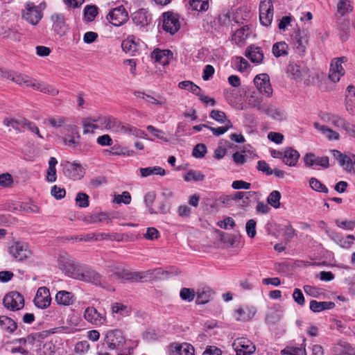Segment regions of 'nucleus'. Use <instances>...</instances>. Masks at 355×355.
I'll list each match as a JSON object with an SVG mask.
<instances>
[{
	"label": "nucleus",
	"instance_id": "obj_1",
	"mask_svg": "<svg viewBox=\"0 0 355 355\" xmlns=\"http://www.w3.org/2000/svg\"><path fill=\"white\" fill-rule=\"evenodd\" d=\"M8 78L23 87H31L35 90L53 96L58 94V90L52 86L42 82H38L35 78L24 73L10 72L8 74Z\"/></svg>",
	"mask_w": 355,
	"mask_h": 355
},
{
	"label": "nucleus",
	"instance_id": "obj_2",
	"mask_svg": "<svg viewBox=\"0 0 355 355\" xmlns=\"http://www.w3.org/2000/svg\"><path fill=\"white\" fill-rule=\"evenodd\" d=\"M62 166L64 175L69 180H80L86 173L87 164H82L77 160L65 161L62 163Z\"/></svg>",
	"mask_w": 355,
	"mask_h": 355
},
{
	"label": "nucleus",
	"instance_id": "obj_3",
	"mask_svg": "<svg viewBox=\"0 0 355 355\" xmlns=\"http://www.w3.org/2000/svg\"><path fill=\"white\" fill-rule=\"evenodd\" d=\"M42 3L39 6L28 2L25 5L22 10V18L31 25H37L43 17L42 7Z\"/></svg>",
	"mask_w": 355,
	"mask_h": 355
},
{
	"label": "nucleus",
	"instance_id": "obj_4",
	"mask_svg": "<svg viewBox=\"0 0 355 355\" xmlns=\"http://www.w3.org/2000/svg\"><path fill=\"white\" fill-rule=\"evenodd\" d=\"M309 33L306 29H298L291 35L292 44L295 51L300 55H303L309 45Z\"/></svg>",
	"mask_w": 355,
	"mask_h": 355
},
{
	"label": "nucleus",
	"instance_id": "obj_5",
	"mask_svg": "<svg viewBox=\"0 0 355 355\" xmlns=\"http://www.w3.org/2000/svg\"><path fill=\"white\" fill-rule=\"evenodd\" d=\"M3 304L8 310L12 311H18L24 308V298L19 293L12 291L4 296Z\"/></svg>",
	"mask_w": 355,
	"mask_h": 355
},
{
	"label": "nucleus",
	"instance_id": "obj_6",
	"mask_svg": "<svg viewBox=\"0 0 355 355\" xmlns=\"http://www.w3.org/2000/svg\"><path fill=\"white\" fill-rule=\"evenodd\" d=\"M347 61L346 57H340L334 58L330 64L329 72V79L336 83H338L342 76L345 73V70L343 67V64Z\"/></svg>",
	"mask_w": 355,
	"mask_h": 355
},
{
	"label": "nucleus",
	"instance_id": "obj_7",
	"mask_svg": "<svg viewBox=\"0 0 355 355\" xmlns=\"http://www.w3.org/2000/svg\"><path fill=\"white\" fill-rule=\"evenodd\" d=\"M273 4L272 0H261L259 4V20L264 26L271 24L273 19Z\"/></svg>",
	"mask_w": 355,
	"mask_h": 355
},
{
	"label": "nucleus",
	"instance_id": "obj_8",
	"mask_svg": "<svg viewBox=\"0 0 355 355\" xmlns=\"http://www.w3.org/2000/svg\"><path fill=\"white\" fill-rule=\"evenodd\" d=\"M84 319L96 327L103 325L107 320L105 313H101L94 306L87 307L83 312Z\"/></svg>",
	"mask_w": 355,
	"mask_h": 355
},
{
	"label": "nucleus",
	"instance_id": "obj_9",
	"mask_svg": "<svg viewBox=\"0 0 355 355\" xmlns=\"http://www.w3.org/2000/svg\"><path fill=\"white\" fill-rule=\"evenodd\" d=\"M236 355H251L255 352V345L246 338H236L233 343Z\"/></svg>",
	"mask_w": 355,
	"mask_h": 355
},
{
	"label": "nucleus",
	"instance_id": "obj_10",
	"mask_svg": "<svg viewBox=\"0 0 355 355\" xmlns=\"http://www.w3.org/2000/svg\"><path fill=\"white\" fill-rule=\"evenodd\" d=\"M105 342L110 349H114L122 347L125 340L121 330L113 329L107 331Z\"/></svg>",
	"mask_w": 355,
	"mask_h": 355
},
{
	"label": "nucleus",
	"instance_id": "obj_11",
	"mask_svg": "<svg viewBox=\"0 0 355 355\" xmlns=\"http://www.w3.org/2000/svg\"><path fill=\"white\" fill-rule=\"evenodd\" d=\"M107 20L114 26H119L128 19V14L123 6L114 8L107 16Z\"/></svg>",
	"mask_w": 355,
	"mask_h": 355
},
{
	"label": "nucleus",
	"instance_id": "obj_12",
	"mask_svg": "<svg viewBox=\"0 0 355 355\" xmlns=\"http://www.w3.org/2000/svg\"><path fill=\"white\" fill-rule=\"evenodd\" d=\"M73 278L96 285H101L102 284V277L94 270L88 268L82 270H77Z\"/></svg>",
	"mask_w": 355,
	"mask_h": 355
},
{
	"label": "nucleus",
	"instance_id": "obj_13",
	"mask_svg": "<svg viewBox=\"0 0 355 355\" xmlns=\"http://www.w3.org/2000/svg\"><path fill=\"white\" fill-rule=\"evenodd\" d=\"M254 83L257 89L262 94L270 97L272 94V89L270 83V78L268 74L261 73L257 75L254 78Z\"/></svg>",
	"mask_w": 355,
	"mask_h": 355
},
{
	"label": "nucleus",
	"instance_id": "obj_14",
	"mask_svg": "<svg viewBox=\"0 0 355 355\" xmlns=\"http://www.w3.org/2000/svg\"><path fill=\"white\" fill-rule=\"evenodd\" d=\"M58 267L68 276L74 277L77 270L74 260L67 253L60 254L58 257Z\"/></svg>",
	"mask_w": 355,
	"mask_h": 355
},
{
	"label": "nucleus",
	"instance_id": "obj_15",
	"mask_svg": "<svg viewBox=\"0 0 355 355\" xmlns=\"http://www.w3.org/2000/svg\"><path fill=\"white\" fill-rule=\"evenodd\" d=\"M164 30L173 35L176 33L180 27V21L178 15L168 12L163 14V25Z\"/></svg>",
	"mask_w": 355,
	"mask_h": 355
},
{
	"label": "nucleus",
	"instance_id": "obj_16",
	"mask_svg": "<svg viewBox=\"0 0 355 355\" xmlns=\"http://www.w3.org/2000/svg\"><path fill=\"white\" fill-rule=\"evenodd\" d=\"M10 253L19 261L27 259L31 254L27 243L21 241L15 242L10 247Z\"/></svg>",
	"mask_w": 355,
	"mask_h": 355
},
{
	"label": "nucleus",
	"instance_id": "obj_17",
	"mask_svg": "<svg viewBox=\"0 0 355 355\" xmlns=\"http://www.w3.org/2000/svg\"><path fill=\"white\" fill-rule=\"evenodd\" d=\"M35 305L39 309H46L51 302V297L49 288L45 286L40 287L33 300Z\"/></svg>",
	"mask_w": 355,
	"mask_h": 355
},
{
	"label": "nucleus",
	"instance_id": "obj_18",
	"mask_svg": "<svg viewBox=\"0 0 355 355\" xmlns=\"http://www.w3.org/2000/svg\"><path fill=\"white\" fill-rule=\"evenodd\" d=\"M51 21L52 22V30L55 34L60 36L66 34L69 28L62 14L54 13L51 15Z\"/></svg>",
	"mask_w": 355,
	"mask_h": 355
},
{
	"label": "nucleus",
	"instance_id": "obj_19",
	"mask_svg": "<svg viewBox=\"0 0 355 355\" xmlns=\"http://www.w3.org/2000/svg\"><path fill=\"white\" fill-rule=\"evenodd\" d=\"M140 48V41L134 35H130L121 42V49L130 55H135Z\"/></svg>",
	"mask_w": 355,
	"mask_h": 355
},
{
	"label": "nucleus",
	"instance_id": "obj_20",
	"mask_svg": "<svg viewBox=\"0 0 355 355\" xmlns=\"http://www.w3.org/2000/svg\"><path fill=\"white\" fill-rule=\"evenodd\" d=\"M261 108L262 113L268 115L274 120L281 121L286 119V112L274 105L268 103Z\"/></svg>",
	"mask_w": 355,
	"mask_h": 355
},
{
	"label": "nucleus",
	"instance_id": "obj_21",
	"mask_svg": "<svg viewBox=\"0 0 355 355\" xmlns=\"http://www.w3.org/2000/svg\"><path fill=\"white\" fill-rule=\"evenodd\" d=\"M304 162L306 166L311 167L313 166H320L323 168H328L329 158L327 156L324 157H318L315 155L313 153H307L304 157Z\"/></svg>",
	"mask_w": 355,
	"mask_h": 355
},
{
	"label": "nucleus",
	"instance_id": "obj_22",
	"mask_svg": "<svg viewBox=\"0 0 355 355\" xmlns=\"http://www.w3.org/2000/svg\"><path fill=\"white\" fill-rule=\"evenodd\" d=\"M132 21L140 28L148 26L151 21V15L148 10L139 9L132 14Z\"/></svg>",
	"mask_w": 355,
	"mask_h": 355
},
{
	"label": "nucleus",
	"instance_id": "obj_23",
	"mask_svg": "<svg viewBox=\"0 0 355 355\" xmlns=\"http://www.w3.org/2000/svg\"><path fill=\"white\" fill-rule=\"evenodd\" d=\"M331 153L334 157L338 161L339 164L344 168L345 171L351 172L354 170L352 155H343L337 150H333Z\"/></svg>",
	"mask_w": 355,
	"mask_h": 355
},
{
	"label": "nucleus",
	"instance_id": "obj_24",
	"mask_svg": "<svg viewBox=\"0 0 355 355\" xmlns=\"http://www.w3.org/2000/svg\"><path fill=\"white\" fill-rule=\"evenodd\" d=\"M328 234L336 244L343 248H349L355 239L352 234H349L346 238H344L340 234L333 231L329 232Z\"/></svg>",
	"mask_w": 355,
	"mask_h": 355
},
{
	"label": "nucleus",
	"instance_id": "obj_25",
	"mask_svg": "<svg viewBox=\"0 0 355 355\" xmlns=\"http://www.w3.org/2000/svg\"><path fill=\"white\" fill-rule=\"evenodd\" d=\"M313 126L329 141H338L340 139V134L327 125L315 122Z\"/></svg>",
	"mask_w": 355,
	"mask_h": 355
},
{
	"label": "nucleus",
	"instance_id": "obj_26",
	"mask_svg": "<svg viewBox=\"0 0 355 355\" xmlns=\"http://www.w3.org/2000/svg\"><path fill=\"white\" fill-rule=\"evenodd\" d=\"M173 57V53L169 50H161L155 49L151 53V58L155 62L162 65H166L169 63Z\"/></svg>",
	"mask_w": 355,
	"mask_h": 355
},
{
	"label": "nucleus",
	"instance_id": "obj_27",
	"mask_svg": "<svg viewBox=\"0 0 355 355\" xmlns=\"http://www.w3.org/2000/svg\"><path fill=\"white\" fill-rule=\"evenodd\" d=\"M245 55L255 64H260L263 59V53L261 48L254 45H251L246 49Z\"/></svg>",
	"mask_w": 355,
	"mask_h": 355
},
{
	"label": "nucleus",
	"instance_id": "obj_28",
	"mask_svg": "<svg viewBox=\"0 0 355 355\" xmlns=\"http://www.w3.org/2000/svg\"><path fill=\"white\" fill-rule=\"evenodd\" d=\"M256 312L253 306H243L235 311L234 317L236 320L248 321L254 316Z\"/></svg>",
	"mask_w": 355,
	"mask_h": 355
},
{
	"label": "nucleus",
	"instance_id": "obj_29",
	"mask_svg": "<svg viewBox=\"0 0 355 355\" xmlns=\"http://www.w3.org/2000/svg\"><path fill=\"white\" fill-rule=\"evenodd\" d=\"M83 134L94 133L101 128V117L87 118L83 121Z\"/></svg>",
	"mask_w": 355,
	"mask_h": 355
},
{
	"label": "nucleus",
	"instance_id": "obj_30",
	"mask_svg": "<svg viewBox=\"0 0 355 355\" xmlns=\"http://www.w3.org/2000/svg\"><path fill=\"white\" fill-rule=\"evenodd\" d=\"M55 300L60 305L69 306L73 304L76 298L71 292L60 291L57 293Z\"/></svg>",
	"mask_w": 355,
	"mask_h": 355
},
{
	"label": "nucleus",
	"instance_id": "obj_31",
	"mask_svg": "<svg viewBox=\"0 0 355 355\" xmlns=\"http://www.w3.org/2000/svg\"><path fill=\"white\" fill-rule=\"evenodd\" d=\"M345 107L350 114L355 112V87H347L345 94Z\"/></svg>",
	"mask_w": 355,
	"mask_h": 355
},
{
	"label": "nucleus",
	"instance_id": "obj_32",
	"mask_svg": "<svg viewBox=\"0 0 355 355\" xmlns=\"http://www.w3.org/2000/svg\"><path fill=\"white\" fill-rule=\"evenodd\" d=\"M300 158V153L292 148H288L284 151L283 162L289 166H295Z\"/></svg>",
	"mask_w": 355,
	"mask_h": 355
},
{
	"label": "nucleus",
	"instance_id": "obj_33",
	"mask_svg": "<svg viewBox=\"0 0 355 355\" xmlns=\"http://www.w3.org/2000/svg\"><path fill=\"white\" fill-rule=\"evenodd\" d=\"M305 71V69L302 67L297 63H290L286 69V73L292 79L298 80L302 76V74Z\"/></svg>",
	"mask_w": 355,
	"mask_h": 355
},
{
	"label": "nucleus",
	"instance_id": "obj_34",
	"mask_svg": "<svg viewBox=\"0 0 355 355\" xmlns=\"http://www.w3.org/2000/svg\"><path fill=\"white\" fill-rule=\"evenodd\" d=\"M335 306V303L333 302H318L316 300H311L310 302V309L315 313L321 312L324 310L332 309Z\"/></svg>",
	"mask_w": 355,
	"mask_h": 355
},
{
	"label": "nucleus",
	"instance_id": "obj_35",
	"mask_svg": "<svg viewBox=\"0 0 355 355\" xmlns=\"http://www.w3.org/2000/svg\"><path fill=\"white\" fill-rule=\"evenodd\" d=\"M139 172L142 178H147L153 175H157L159 176H164L166 171L161 166H148L146 168H140Z\"/></svg>",
	"mask_w": 355,
	"mask_h": 355
},
{
	"label": "nucleus",
	"instance_id": "obj_36",
	"mask_svg": "<svg viewBox=\"0 0 355 355\" xmlns=\"http://www.w3.org/2000/svg\"><path fill=\"white\" fill-rule=\"evenodd\" d=\"M120 121L112 117H101V127L112 132H119Z\"/></svg>",
	"mask_w": 355,
	"mask_h": 355
},
{
	"label": "nucleus",
	"instance_id": "obj_37",
	"mask_svg": "<svg viewBox=\"0 0 355 355\" xmlns=\"http://www.w3.org/2000/svg\"><path fill=\"white\" fill-rule=\"evenodd\" d=\"M26 119H5L3 121V125L8 127H11L18 132H24L25 129V123Z\"/></svg>",
	"mask_w": 355,
	"mask_h": 355
},
{
	"label": "nucleus",
	"instance_id": "obj_38",
	"mask_svg": "<svg viewBox=\"0 0 355 355\" xmlns=\"http://www.w3.org/2000/svg\"><path fill=\"white\" fill-rule=\"evenodd\" d=\"M288 45L285 42H278L273 44L272 52L275 57L286 56L288 54Z\"/></svg>",
	"mask_w": 355,
	"mask_h": 355
},
{
	"label": "nucleus",
	"instance_id": "obj_39",
	"mask_svg": "<svg viewBox=\"0 0 355 355\" xmlns=\"http://www.w3.org/2000/svg\"><path fill=\"white\" fill-rule=\"evenodd\" d=\"M16 329L17 324L12 319L6 315H1L0 329L8 333H13Z\"/></svg>",
	"mask_w": 355,
	"mask_h": 355
},
{
	"label": "nucleus",
	"instance_id": "obj_40",
	"mask_svg": "<svg viewBox=\"0 0 355 355\" xmlns=\"http://www.w3.org/2000/svg\"><path fill=\"white\" fill-rule=\"evenodd\" d=\"M58 164L56 158L52 157L49 160V167L46 172V180L54 182L57 180L55 166Z\"/></svg>",
	"mask_w": 355,
	"mask_h": 355
},
{
	"label": "nucleus",
	"instance_id": "obj_41",
	"mask_svg": "<svg viewBox=\"0 0 355 355\" xmlns=\"http://www.w3.org/2000/svg\"><path fill=\"white\" fill-rule=\"evenodd\" d=\"M250 30L247 26L237 29L232 36V40L236 44L243 42L249 36Z\"/></svg>",
	"mask_w": 355,
	"mask_h": 355
},
{
	"label": "nucleus",
	"instance_id": "obj_42",
	"mask_svg": "<svg viewBox=\"0 0 355 355\" xmlns=\"http://www.w3.org/2000/svg\"><path fill=\"white\" fill-rule=\"evenodd\" d=\"M175 349L179 355H195L194 347L187 343L175 344Z\"/></svg>",
	"mask_w": 355,
	"mask_h": 355
},
{
	"label": "nucleus",
	"instance_id": "obj_43",
	"mask_svg": "<svg viewBox=\"0 0 355 355\" xmlns=\"http://www.w3.org/2000/svg\"><path fill=\"white\" fill-rule=\"evenodd\" d=\"M192 10L198 12H205L209 8V0H189Z\"/></svg>",
	"mask_w": 355,
	"mask_h": 355
},
{
	"label": "nucleus",
	"instance_id": "obj_44",
	"mask_svg": "<svg viewBox=\"0 0 355 355\" xmlns=\"http://www.w3.org/2000/svg\"><path fill=\"white\" fill-rule=\"evenodd\" d=\"M178 87L182 89H187L196 96L200 95V92H201V89L190 80H184L179 83Z\"/></svg>",
	"mask_w": 355,
	"mask_h": 355
},
{
	"label": "nucleus",
	"instance_id": "obj_45",
	"mask_svg": "<svg viewBox=\"0 0 355 355\" xmlns=\"http://www.w3.org/2000/svg\"><path fill=\"white\" fill-rule=\"evenodd\" d=\"M111 309L112 313L119 314L121 316L129 315L131 312L130 307L119 302L112 304Z\"/></svg>",
	"mask_w": 355,
	"mask_h": 355
},
{
	"label": "nucleus",
	"instance_id": "obj_46",
	"mask_svg": "<svg viewBox=\"0 0 355 355\" xmlns=\"http://www.w3.org/2000/svg\"><path fill=\"white\" fill-rule=\"evenodd\" d=\"M353 10V6L351 5L349 0H340L337 4L338 12L341 15L344 16Z\"/></svg>",
	"mask_w": 355,
	"mask_h": 355
},
{
	"label": "nucleus",
	"instance_id": "obj_47",
	"mask_svg": "<svg viewBox=\"0 0 355 355\" xmlns=\"http://www.w3.org/2000/svg\"><path fill=\"white\" fill-rule=\"evenodd\" d=\"M156 198V194L154 191H150L144 196V202L147 207L148 212L150 214H155L157 211L152 207Z\"/></svg>",
	"mask_w": 355,
	"mask_h": 355
},
{
	"label": "nucleus",
	"instance_id": "obj_48",
	"mask_svg": "<svg viewBox=\"0 0 355 355\" xmlns=\"http://www.w3.org/2000/svg\"><path fill=\"white\" fill-rule=\"evenodd\" d=\"M345 119L336 114H330L327 116V121L329 124L334 125L336 128L342 129L343 128V125H345Z\"/></svg>",
	"mask_w": 355,
	"mask_h": 355
},
{
	"label": "nucleus",
	"instance_id": "obj_49",
	"mask_svg": "<svg viewBox=\"0 0 355 355\" xmlns=\"http://www.w3.org/2000/svg\"><path fill=\"white\" fill-rule=\"evenodd\" d=\"M204 179H205V175L200 171H193V170L189 171L184 175V180L186 182H190L191 180L198 182V181H202Z\"/></svg>",
	"mask_w": 355,
	"mask_h": 355
},
{
	"label": "nucleus",
	"instance_id": "obj_50",
	"mask_svg": "<svg viewBox=\"0 0 355 355\" xmlns=\"http://www.w3.org/2000/svg\"><path fill=\"white\" fill-rule=\"evenodd\" d=\"M281 194L278 191H272L267 198L268 204L274 208H279L280 206Z\"/></svg>",
	"mask_w": 355,
	"mask_h": 355
},
{
	"label": "nucleus",
	"instance_id": "obj_51",
	"mask_svg": "<svg viewBox=\"0 0 355 355\" xmlns=\"http://www.w3.org/2000/svg\"><path fill=\"white\" fill-rule=\"evenodd\" d=\"M248 104L254 107H257L258 110L262 112V107L268 103H263L262 98L255 94H252L248 98Z\"/></svg>",
	"mask_w": 355,
	"mask_h": 355
},
{
	"label": "nucleus",
	"instance_id": "obj_52",
	"mask_svg": "<svg viewBox=\"0 0 355 355\" xmlns=\"http://www.w3.org/2000/svg\"><path fill=\"white\" fill-rule=\"evenodd\" d=\"M209 116L220 123L225 124V123H227V121H229L228 119H227V116L225 112L218 110H212L210 112Z\"/></svg>",
	"mask_w": 355,
	"mask_h": 355
},
{
	"label": "nucleus",
	"instance_id": "obj_53",
	"mask_svg": "<svg viewBox=\"0 0 355 355\" xmlns=\"http://www.w3.org/2000/svg\"><path fill=\"white\" fill-rule=\"evenodd\" d=\"M180 296L182 300L190 302L195 297V291L191 288H183L180 290Z\"/></svg>",
	"mask_w": 355,
	"mask_h": 355
},
{
	"label": "nucleus",
	"instance_id": "obj_54",
	"mask_svg": "<svg viewBox=\"0 0 355 355\" xmlns=\"http://www.w3.org/2000/svg\"><path fill=\"white\" fill-rule=\"evenodd\" d=\"M232 122L230 121H227V123H225L224 126L218 128L209 126L208 129H209L215 136H220L225 134L230 128H232Z\"/></svg>",
	"mask_w": 355,
	"mask_h": 355
},
{
	"label": "nucleus",
	"instance_id": "obj_55",
	"mask_svg": "<svg viewBox=\"0 0 355 355\" xmlns=\"http://www.w3.org/2000/svg\"><path fill=\"white\" fill-rule=\"evenodd\" d=\"M78 207L81 208L87 207L89 205V196L85 193L79 192L78 193L76 199H75Z\"/></svg>",
	"mask_w": 355,
	"mask_h": 355
},
{
	"label": "nucleus",
	"instance_id": "obj_56",
	"mask_svg": "<svg viewBox=\"0 0 355 355\" xmlns=\"http://www.w3.org/2000/svg\"><path fill=\"white\" fill-rule=\"evenodd\" d=\"M309 184H310V187L313 189H314L317 191L324 192V193L328 192V189L327 188V187L325 185H324L323 184H322L316 178H311L309 180Z\"/></svg>",
	"mask_w": 355,
	"mask_h": 355
},
{
	"label": "nucleus",
	"instance_id": "obj_57",
	"mask_svg": "<svg viewBox=\"0 0 355 355\" xmlns=\"http://www.w3.org/2000/svg\"><path fill=\"white\" fill-rule=\"evenodd\" d=\"M51 125L55 128H64L67 119L63 116H53L48 119Z\"/></svg>",
	"mask_w": 355,
	"mask_h": 355
},
{
	"label": "nucleus",
	"instance_id": "obj_58",
	"mask_svg": "<svg viewBox=\"0 0 355 355\" xmlns=\"http://www.w3.org/2000/svg\"><path fill=\"white\" fill-rule=\"evenodd\" d=\"M235 66L236 68L241 72L247 71L250 67L248 62L243 57L235 58Z\"/></svg>",
	"mask_w": 355,
	"mask_h": 355
},
{
	"label": "nucleus",
	"instance_id": "obj_59",
	"mask_svg": "<svg viewBox=\"0 0 355 355\" xmlns=\"http://www.w3.org/2000/svg\"><path fill=\"white\" fill-rule=\"evenodd\" d=\"M97 13V8L94 6H87L84 9L85 17L89 21H92Z\"/></svg>",
	"mask_w": 355,
	"mask_h": 355
},
{
	"label": "nucleus",
	"instance_id": "obj_60",
	"mask_svg": "<svg viewBox=\"0 0 355 355\" xmlns=\"http://www.w3.org/2000/svg\"><path fill=\"white\" fill-rule=\"evenodd\" d=\"M207 153V147L203 144H197L193 149L192 155L196 158H202Z\"/></svg>",
	"mask_w": 355,
	"mask_h": 355
},
{
	"label": "nucleus",
	"instance_id": "obj_61",
	"mask_svg": "<svg viewBox=\"0 0 355 355\" xmlns=\"http://www.w3.org/2000/svg\"><path fill=\"white\" fill-rule=\"evenodd\" d=\"M256 225L257 222L254 219H250L247 221L245 225V230L248 236L254 238L256 235Z\"/></svg>",
	"mask_w": 355,
	"mask_h": 355
},
{
	"label": "nucleus",
	"instance_id": "obj_62",
	"mask_svg": "<svg viewBox=\"0 0 355 355\" xmlns=\"http://www.w3.org/2000/svg\"><path fill=\"white\" fill-rule=\"evenodd\" d=\"M117 204L124 203L128 205L131 202V196L129 192L123 191L121 195L116 196L114 200Z\"/></svg>",
	"mask_w": 355,
	"mask_h": 355
},
{
	"label": "nucleus",
	"instance_id": "obj_63",
	"mask_svg": "<svg viewBox=\"0 0 355 355\" xmlns=\"http://www.w3.org/2000/svg\"><path fill=\"white\" fill-rule=\"evenodd\" d=\"M336 225L345 230H352L355 227V221L354 220H336Z\"/></svg>",
	"mask_w": 355,
	"mask_h": 355
},
{
	"label": "nucleus",
	"instance_id": "obj_64",
	"mask_svg": "<svg viewBox=\"0 0 355 355\" xmlns=\"http://www.w3.org/2000/svg\"><path fill=\"white\" fill-rule=\"evenodd\" d=\"M146 129L148 131H149L155 137L159 139H161V140H163L164 141H168V139L166 138L165 135H164V132L161 130H159L157 128H156L155 127L153 126V125H148L146 127Z\"/></svg>",
	"mask_w": 355,
	"mask_h": 355
}]
</instances>
